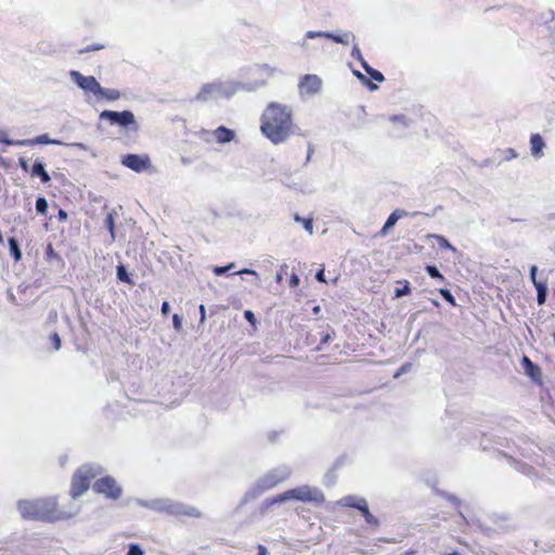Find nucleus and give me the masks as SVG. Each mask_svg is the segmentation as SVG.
Instances as JSON below:
<instances>
[{"mask_svg":"<svg viewBox=\"0 0 555 555\" xmlns=\"http://www.w3.org/2000/svg\"><path fill=\"white\" fill-rule=\"evenodd\" d=\"M293 112L287 105L270 103L261 116V132L273 143L280 144L293 132Z\"/></svg>","mask_w":555,"mask_h":555,"instance_id":"1","label":"nucleus"},{"mask_svg":"<svg viewBox=\"0 0 555 555\" xmlns=\"http://www.w3.org/2000/svg\"><path fill=\"white\" fill-rule=\"evenodd\" d=\"M18 511L24 518L46 521L68 519L78 513V508H74L68 512L60 509L55 498H46L35 501H20Z\"/></svg>","mask_w":555,"mask_h":555,"instance_id":"2","label":"nucleus"},{"mask_svg":"<svg viewBox=\"0 0 555 555\" xmlns=\"http://www.w3.org/2000/svg\"><path fill=\"white\" fill-rule=\"evenodd\" d=\"M292 474V469L286 465H281L270 470L263 477H261L255 488L245 494V500H253L262 492L278 486L280 482L286 480Z\"/></svg>","mask_w":555,"mask_h":555,"instance_id":"3","label":"nucleus"},{"mask_svg":"<svg viewBox=\"0 0 555 555\" xmlns=\"http://www.w3.org/2000/svg\"><path fill=\"white\" fill-rule=\"evenodd\" d=\"M145 506L159 511L165 512L172 516H186V517H193V518H199L202 517V513L199 509H197L194 506L186 505L181 502H176L170 499H157L153 500L150 503L145 504Z\"/></svg>","mask_w":555,"mask_h":555,"instance_id":"4","label":"nucleus"},{"mask_svg":"<svg viewBox=\"0 0 555 555\" xmlns=\"http://www.w3.org/2000/svg\"><path fill=\"white\" fill-rule=\"evenodd\" d=\"M288 500H296L300 502H323L324 495L323 493L317 489L309 486H301L297 487L291 490H287L279 495H276L274 499L270 501L271 504L275 503H283Z\"/></svg>","mask_w":555,"mask_h":555,"instance_id":"5","label":"nucleus"},{"mask_svg":"<svg viewBox=\"0 0 555 555\" xmlns=\"http://www.w3.org/2000/svg\"><path fill=\"white\" fill-rule=\"evenodd\" d=\"M101 472L100 466L83 465L73 476L72 491L73 499L82 495L90 485V480L98 476Z\"/></svg>","mask_w":555,"mask_h":555,"instance_id":"6","label":"nucleus"},{"mask_svg":"<svg viewBox=\"0 0 555 555\" xmlns=\"http://www.w3.org/2000/svg\"><path fill=\"white\" fill-rule=\"evenodd\" d=\"M235 91L236 87L232 82H212L203 86L201 91L197 93L196 99L199 101H207L222 96L228 98Z\"/></svg>","mask_w":555,"mask_h":555,"instance_id":"7","label":"nucleus"},{"mask_svg":"<svg viewBox=\"0 0 555 555\" xmlns=\"http://www.w3.org/2000/svg\"><path fill=\"white\" fill-rule=\"evenodd\" d=\"M101 119H107L112 125H119L121 127H130L135 126V117L132 112L124 111V112H114V111H103L100 114Z\"/></svg>","mask_w":555,"mask_h":555,"instance_id":"8","label":"nucleus"},{"mask_svg":"<svg viewBox=\"0 0 555 555\" xmlns=\"http://www.w3.org/2000/svg\"><path fill=\"white\" fill-rule=\"evenodd\" d=\"M93 489L96 492L103 493L112 499L119 498L121 493V489L117 486L115 479H113L112 477H104L96 480L93 485Z\"/></svg>","mask_w":555,"mask_h":555,"instance_id":"9","label":"nucleus"},{"mask_svg":"<svg viewBox=\"0 0 555 555\" xmlns=\"http://www.w3.org/2000/svg\"><path fill=\"white\" fill-rule=\"evenodd\" d=\"M70 79L78 85L79 88H81L85 91H89L96 94L98 91H100V83L93 76H83L81 73L77 70H72Z\"/></svg>","mask_w":555,"mask_h":555,"instance_id":"10","label":"nucleus"},{"mask_svg":"<svg viewBox=\"0 0 555 555\" xmlns=\"http://www.w3.org/2000/svg\"><path fill=\"white\" fill-rule=\"evenodd\" d=\"M322 86L321 79L317 75H305L299 81L298 89L300 95H314Z\"/></svg>","mask_w":555,"mask_h":555,"instance_id":"11","label":"nucleus"},{"mask_svg":"<svg viewBox=\"0 0 555 555\" xmlns=\"http://www.w3.org/2000/svg\"><path fill=\"white\" fill-rule=\"evenodd\" d=\"M121 163L135 172H142L150 167V157L146 155L129 154L122 158Z\"/></svg>","mask_w":555,"mask_h":555,"instance_id":"12","label":"nucleus"},{"mask_svg":"<svg viewBox=\"0 0 555 555\" xmlns=\"http://www.w3.org/2000/svg\"><path fill=\"white\" fill-rule=\"evenodd\" d=\"M34 144H54L62 145L63 143L59 140L50 139L47 134L39 135L33 140H16V145L27 146Z\"/></svg>","mask_w":555,"mask_h":555,"instance_id":"13","label":"nucleus"},{"mask_svg":"<svg viewBox=\"0 0 555 555\" xmlns=\"http://www.w3.org/2000/svg\"><path fill=\"white\" fill-rule=\"evenodd\" d=\"M408 212L401 209L393 210L390 216L388 217L387 221L385 222L384 227L382 228L379 234L382 236H385L389 229L395 227V224L398 222L399 219L406 216Z\"/></svg>","mask_w":555,"mask_h":555,"instance_id":"14","label":"nucleus"},{"mask_svg":"<svg viewBox=\"0 0 555 555\" xmlns=\"http://www.w3.org/2000/svg\"><path fill=\"white\" fill-rule=\"evenodd\" d=\"M531 153L534 157L540 158L543 155L545 146L544 141L540 134H532L530 138Z\"/></svg>","mask_w":555,"mask_h":555,"instance_id":"15","label":"nucleus"},{"mask_svg":"<svg viewBox=\"0 0 555 555\" xmlns=\"http://www.w3.org/2000/svg\"><path fill=\"white\" fill-rule=\"evenodd\" d=\"M234 131L225 128V127H219L214 131V137L219 143H228L231 142L234 139Z\"/></svg>","mask_w":555,"mask_h":555,"instance_id":"16","label":"nucleus"},{"mask_svg":"<svg viewBox=\"0 0 555 555\" xmlns=\"http://www.w3.org/2000/svg\"><path fill=\"white\" fill-rule=\"evenodd\" d=\"M31 176L34 177H40L41 181L43 183H47L51 180L49 173L44 169V164L40 159H36L33 168H31Z\"/></svg>","mask_w":555,"mask_h":555,"instance_id":"17","label":"nucleus"},{"mask_svg":"<svg viewBox=\"0 0 555 555\" xmlns=\"http://www.w3.org/2000/svg\"><path fill=\"white\" fill-rule=\"evenodd\" d=\"M95 95L108 101H115L120 98V92L116 89H106L100 86V91H98Z\"/></svg>","mask_w":555,"mask_h":555,"instance_id":"18","label":"nucleus"},{"mask_svg":"<svg viewBox=\"0 0 555 555\" xmlns=\"http://www.w3.org/2000/svg\"><path fill=\"white\" fill-rule=\"evenodd\" d=\"M522 364L526 371V374L537 379L540 376V370L537 365H534L528 357L522 358Z\"/></svg>","mask_w":555,"mask_h":555,"instance_id":"19","label":"nucleus"},{"mask_svg":"<svg viewBox=\"0 0 555 555\" xmlns=\"http://www.w3.org/2000/svg\"><path fill=\"white\" fill-rule=\"evenodd\" d=\"M9 248L11 256L16 260L20 261L22 259V251L20 248V245L14 237L9 238Z\"/></svg>","mask_w":555,"mask_h":555,"instance_id":"20","label":"nucleus"},{"mask_svg":"<svg viewBox=\"0 0 555 555\" xmlns=\"http://www.w3.org/2000/svg\"><path fill=\"white\" fill-rule=\"evenodd\" d=\"M537 300L539 305H543L546 300L547 285L546 283H535Z\"/></svg>","mask_w":555,"mask_h":555,"instance_id":"21","label":"nucleus"},{"mask_svg":"<svg viewBox=\"0 0 555 555\" xmlns=\"http://www.w3.org/2000/svg\"><path fill=\"white\" fill-rule=\"evenodd\" d=\"M325 38L333 39L335 42L347 44L349 42V39L351 38L354 40V36L351 33H346L343 36L340 35H334L331 33H326Z\"/></svg>","mask_w":555,"mask_h":555,"instance_id":"22","label":"nucleus"},{"mask_svg":"<svg viewBox=\"0 0 555 555\" xmlns=\"http://www.w3.org/2000/svg\"><path fill=\"white\" fill-rule=\"evenodd\" d=\"M361 65L364 68V70L372 77V79L379 82L384 81V75L380 72L372 68L364 60H362Z\"/></svg>","mask_w":555,"mask_h":555,"instance_id":"23","label":"nucleus"},{"mask_svg":"<svg viewBox=\"0 0 555 555\" xmlns=\"http://www.w3.org/2000/svg\"><path fill=\"white\" fill-rule=\"evenodd\" d=\"M294 220L298 223H301L305 228V230L309 233V234H312L313 233V222H312V219H305V218H301L299 215H295L294 217Z\"/></svg>","mask_w":555,"mask_h":555,"instance_id":"24","label":"nucleus"},{"mask_svg":"<svg viewBox=\"0 0 555 555\" xmlns=\"http://www.w3.org/2000/svg\"><path fill=\"white\" fill-rule=\"evenodd\" d=\"M104 224L107 228V230L109 231L112 238L114 240L115 238V224H114V215H113V212H109L106 216V218L104 220Z\"/></svg>","mask_w":555,"mask_h":555,"instance_id":"25","label":"nucleus"},{"mask_svg":"<svg viewBox=\"0 0 555 555\" xmlns=\"http://www.w3.org/2000/svg\"><path fill=\"white\" fill-rule=\"evenodd\" d=\"M36 209L39 214L41 215H44L47 212V209H48V202L46 198L43 197H39L37 201H36Z\"/></svg>","mask_w":555,"mask_h":555,"instance_id":"26","label":"nucleus"},{"mask_svg":"<svg viewBox=\"0 0 555 555\" xmlns=\"http://www.w3.org/2000/svg\"><path fill=\"white\" fill-rule=\"evenodd\" d=\"M426 271L430 278L439 279L440 281H443V275L439 272V270L435 266H427Z\"/></svg>","mask_w":555,"mask_h":555,"instance_id":"27","label":"nucleus"},{"mask_svg":"<svg viewBox=\"0 0 555 555\" xmlns=\"http://www.w3.org/2000/svg\"><path fill=\"white\" fill-rule=\"evenodd\" d=\"M403 284L404 285H403L402 288H396V291H395V297L396 298H400L402 296H405V295H408L411 292L409 282L404 281Z\"/></svg>","mask_w":555,"mask_h":555,"instance_id":"28","label":"nucleus"},{"mask_svg":"<svg viewBox=\"0 0 555 555\" xmlns=\"http://www.w3.org/2000/svg\"><path fill=\"white\" fill-rule=\"evenodd\" d=\"M117 278L120 281L126 282V283H130L131 282L124 266H118L117 267Z\"/></svg>","mask_w":555,"mask_h":555,"instance_id":"29","label":"nucleus"},{"mask_svg":"<svg viewBox=\"0 0 555 555\" xmlns=\"http://www.w3.org/2000/svg\"><path fill=\"white\" fill-rule=\"evenodd\" d=\"M436 240L438 241V244L441 248H448V249H451L453 251H455L456 249L441 235H436L435 236Z\"/></svg>","mask_w":555,"mask_h":555,"instance_id":"30","label":"nucleus"},{"mask_svg":"<svg viewBox=\"0 0 555 555\" xmlns=\"http://www.w3.org/2000/svg\"><path fill=\"white\" fill-rule=\"evenodd\" d=\"M356 508H358L359 511L362 512V514H366V512H370L369 511V507H367V503L364 499L360 498L359 500H357V503L354 504Z\"/></svg>","mask_w":555,"mask_h":555,"instance_id":"31","label":"nucleus"},{"mask_svg":"<svg viewBox=\"0 0 555 555\" xmlns=\"http://www.w3.org/2000/svg\"><path fill=\"white\" fill-rule=\"evenodd\" d=\"M356 508H358L359 511L362 512V514H366V512H370L369 511V507H367V503L364 499L360 498L359 500H357V503L354 504Z\"/></svg>","mask_w":555,"mask_h":555,"instance_id":"32","label":"nucleus"},{"mask_svg":"<svg viewBox=\"0 0 555 555\" xmlns=\"http://www.w3.org/2000/svg\"><path fill=\"white\" fill-rule=\"evenodd\" d=\"M440 295L448 301L450 302L451 305H455V299L454 297L452 296L451 292L447 288H441L439 291Z\"/></svg>","mask_w":555,"mask_h":555,"instance_id":"33","label":"nucleus"},{"mask_svg":"<svg viewBox=\"0 0 555 555\" xmlns=\"http://www.w3.org/2000/svg\"><path fill=\"white\" fill-rule=\"evenodd\" d=\"M360 498H356V496H346V498H343L340 500V504L343 506H349V507H353L354 504L357 503V500H359Z\"/></svg>","mask_w":555,"mask_h":555,"instance_id":"34","label":"nucleus"},{"mask_svg":"<svg viewBox=\"0 0 555 555\" xmlns=\"http://www.w3.org/2000/svg\"><path fill=\"white\" fill-rule=\"evenodd\" d=\"M144 552L138 544H130L127 555H143Z\"/></svg>","mask_w":555,"mask_h":555,"instance_id":"35","label":"nucleus"},{"mask_svg":"<svg viewBox=\"0 0 555 555\" xmlns=\"http://www.w3.org/2000/svg\"><path fill=\"white\" fill-rule=\"evenodd\" d=\"M354 75L360 79L362 80L363 82H365L369 87L370 90H376L377 89V86L372 83L371 81L367 80V78L361 74L360 72H354Z\"/></svg>","mask_w":555,"mask_h":555,"instance_id":"36","label":"nucleus"},{"mask_svg":"<svg viewBox=\"0 0 555 555\" xmlns=\"http://www.w3.org/2000/svg\"><path fill=\"white\" fill-rule=\"evenodd\" d=\"M0 142L7 145H16V141L10 140L3 130H0Z\"/></svg>","mask_w":555,"mask_h":555,"instance_id":"37","label":"nucleus"},{"mask_svg":"<svg viewBox=\"0 0 555 555\" xmlns=\"http://www.w3.org/2000/svg\"><path fill=\"white\" fill-rule=\"evenodd\" d=\"M233 267H234V264H233V263H230V264H228V266H225V267H215V268H214V273H215L216 275H222V274H224L225 272H228L230 269H232Z\"/></svg>","mask_w":555,"mask_h":555,"instance_id":"38","label":"nucleus"},{"mask_svg":"<svg viewBox=\"0 0 555 555\" xmlns=\"http://www.w3.org/2000/svg\"><path fill=\"white\" fill-rule=\"evenodd\" d=\"M537 271H538L537 266H532L530 268V280H531V282L533 283L534 286H535V283H542L541 281L537 280Z\"/></svg>","mask_w":555,"mask_h":555,"instance_id":"39","label":"nucleus"},{"mask_svg":"<svg viewBox=\"0 0 555 555\" xmlns=\"http://www.w3.org/2000/svg\"><path fill=\"white\" fill-rule=\"evenodd\" d=\"M172 322H173V327L177 330V331H180L181 327H182V318L178 314H175L172 317Z\"/></svg>","mask_w":555,"mask_h":555,"instance_id":"40","label":"nucleus"},{"mask_svg":"<svg viewBox=\"0 0 555 555\" xmlns=\"http://www.w3.org/2000/svg\"><path fill=\"white\" fill-rule=\"evenodd\" d=\"M325 35H326L325 31H312V30H309V31H307L306 37L309 38V39H313V38H317V37H325Z\"/></svg>","mask_w":555,"mask_h":555,"instance_id":"41","label":"nucleus"},{"mask_svg":"<svg viewBox=\"0 0 555 555\" xmlns=\"http://www.w3.org/2000/svg\"><path fill=\"white\" fill-rule=\"evenodd\" d=\"M244 317H245V319H246L250 324H253V325L255 324L256 319H255L254 313H253L250 310H246V311L244 312Z\"/></svg>","mask_w":555,"mask_h":555,"instance_id":"42","label":"nucleus"},{"mask_svg":"<svg viewBox=\"0 0 555 555\" xmlns=\"http://www.w3.org/2000/svg\"><path fill=\"white\" fill-rule=\"evenodd\" d=\"M351 55H352L353 57L358 59L361 63H362V60H364V59L362 57V54H361V52H360L359 48L357 47V44H354V47H353V49H352V52H351Z\"/></svg>","mask_w":555,"mask_h":555,"instance_id":"43","label":"nucleus"},{"mask_svg":"<svg viewBox=\"0 0 555 555\" xmlns=\"http://www.w3.org/2000/svg\"><path fill=\"white\" fill-rule=\"evenodd\" d=\"M364 518L369 524H377V519L370 512H366V514H364Z\"/></svg>","mask_w":555,"mask_h":555,"instance_id":"44","label":"nucleus"},{"mask_svg":"<svg viewBox=\"0 0 555 555\" xmlns=\"http://www.w3.org/2000/svg\"><path fill=\"white\" fill-rule=\"evenodd\" d=\"M53 343L55 350H59L61 348V339L56 333L53 335Z\"/></svg>","mask_w":555,"mask_h":555,"instance_id":"45","label":"nucleus"},{"mask_svg":"<svg viewBox=\"0 0 555 555\" xmlns=\"http://www.w3.org/2000/svg\"><path fill=\"white\" fill-rule=\"evenodd\" d=\"M20 166L24 171L29 170L28 162L25 158H20Z\"/></svg>","mask_w":555,"mask_h":555,"instance_id":"46","label":"nucleus"},{"mask_svg":"<svg viewBox=\"0 0 555 555\" xmlns=\"http://www.w3.org/2000/svg\"><path fill=\"white\" fill-rule=\"evenodd\" d=\"M170 311V305L167 301H164L162 305V313L167 315Z\"/></svg>","mask_w":555,"mask_h":555,"instance_id":"47","label":"nucleus"},{"mask_svg":"<svg viewBox=\"0 0 555 555\" xmlns=\"http://www.w3.org/2000/svg\"><path fill=\"white\" fill-rule=\"evenodd\" d=\"M199 312H201V323L205 322L206 319V309L204 305L199 306Z\"/></svg>","mask_w":555,"mask_h":555,"instance_id":"48","label":"nucleus"},{"mask_svg":"<svg viewBox=\"0 0 555 555\" xmlns=\"http://www.w3.org/2000/svg\"><path fill=\"white\" fill-rule=\"evenodd\" d=\"M235 274H253V275H256V271H254L251 269H242V270L237 271Z\"/></svg>","mask_w":555,"mask_h":555,"instance_id":"49","label":"nucleus"},{"mask_svg":"<svg viewBox=\"0 0 555 555\" xmlns=\"http://www.w3.org/2000/svg\"><path fill=\"white\" fill-rule=\"evenodd\" d=\"M315 279L319 281V282H325V278H324V270L321 269L317 274H315Z\"/></svg>","mask_w":555,"mask_h":555,"instance_id":"50","label":"nucleus"},{"mask_svg":"<svg viewBox=\"0 0 555 555\" xmlns=\"http://www.w3.org/2000/svg\"><path fill=\"white\" fill-rule=\"evenodd\" d=\"M258 555H268V550L264 545H258Z\"/></svg>","mask_w":555,"mask_h":555,"instance_id":"51","label":"nucleus"},{"mask_svg":"<svg viewBox=\"0 0 555 555\" xmlns=\"http://www.w3.org/2000/svg\"><path fill=\"white\" fill-rule=\"evenodd\" d=\"M298 284H299V278L296 274H293L291 276V285L292 286H297Z\"/></svg>","mask_w":555,"mask_h":555,"instance_id":"52","label":"nucleus"},{"mask_svg":"<svg viewBox=\"0 0 555 555\" xmlns=\"http://www.w3.org/2000/svg\"><path fill=\"white\" fill-rule=\"evenodd\" d=\"M59 218H60L61 220H65V219L67 218V214H66L64 210H62V209H61V210L59 211Z\"/></svg>","mask_w":555,"mask_h":555,"instance_id":"53","label":"nucleus"},{"mask_svg":"<svg viewBox=\"0 0 555 555\" xmlns=\"http://www.w3.org/2000/svg\"><path fill=\"white\" fill-rule=\"evenodd\" d=\"M72 145L80 150H87V146L83 143H73Z\"/></svg>","mask_w":555,"mask_h":555,"instance_id":"54","label":"nucleus"},{"mask_svg":"<svg viewBox=\"0 0 555 555\" xmlns=\"http://www.w3.org/2000/svg\"><path fill=\"white\" fill-rule=\"evenodd\" d=\"M330 338H331V336L328 334H326L325 336L322 337L321 343L326 344V343H328Z\"/></svg>","mask_w":555,"mask_h":555,"instance_id":"55","label":"nucleus"},{"mask_svg":"<svg viewBox=\"0 0 555 555\" xmlns=\"http://www.w3.org/2000/svg\"><path fill=\"white\" fill-rule=\"evenodd\" d=\"M409 366H410V364H405V365H403V366L401 367V370H400V373H404V372H406V371H408V369H409Z\"/></svg>","mask_w":555,"mask_h":555,"instance_id":"56","label":"nucleus"},{"mask_svg":"<svg viewBox=\"0 0 555 555\" xmlns=\"http://www.w3.org/2000/svg\"><path fill=\"white\" fill-rule=\"evenodd\" d=\"M320 310H321L320 306H315V307L313 308V313H314V314H318V313L320 312Z\"/></svg>","mask_w":555,"mask_h":555,"instance_id":"57","label":"nucleus"},{"mask_svg":"<svg viewBox=\"0 0 555 555\" xmlns=\"http://www.w3.org/2000/svg\"><path fill=\"white\" fill-rule=\"evenodd\" d=\"M301 47L307 50L309 48V44L307 41H302Z\"/></svg>","mask_w":555,"mask_h":555,"instance_id":"58","label":"nucleus"},{"mask_svg":"<svg viewBox=\"0 0 555 555\" xmlns=\"http://www.w3.org/2000/svg\"><path fill=\"white\" fill-rule=\"evenodd\" d=\"M392 119H393V120H399V119H402V120H403V119H404V117H398V116H395Z\"/></svg>","mask_w":555,"mask_h":555,"instance_id":"59","label":"nucleus"},{"mask_svg":"<svg viewBox=\"0 0 555 555\" xmlns=\"http://www.w3.org/2000/svg\"><path fill=\"white\" fill-rule=\"evenodd\" d=\"M509 153H512V157H516V154L514 153L513 150H509Z\"/></svg>","mask_w":555,"mask_h":555,"instance_id":"60","label":"nucleus"},{"mask_svg":"<svg viewBox=\"0 0 555 555\" xmlns=\"http://www.w3.org/2000/svg\"><path fill=\"white\" fill-rule=\"evenodd\" d=\"M433 302H434L435 306L439 305V302L437 300H434Z\"/></svg>","mask_w":555,"mask_h":555,"instance_id":"61","label":"nucleus"},{"mask_svg":"<svg viewBox=\"0 0 555 555\" xmlns=\"http://www.w3.org/2000/svg\"><path fill=\"white\" fill-rule=\"evenodd\" d=\"M448 555H459V554L454 552V553H451V554H448Z\"/></svg>","mask_w":555,"mask_h":555,"instance_id":"62","label":"nucleus"}]
</instances>
